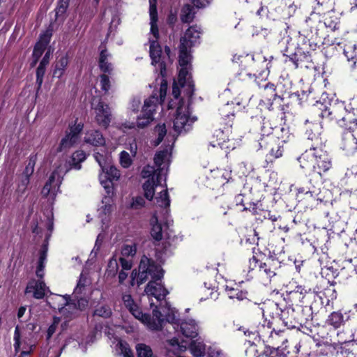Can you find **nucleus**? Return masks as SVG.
<instances>
[{
    "label": "nucleus",
    "instance_id": "1",
    "mask_svg": "<svg viewBox=\"0 0 357 357\" xmlns=\"http://www.w3.org/2000/svg\"><path fill=\"white\" fill-rule=\"evenodd\" d=\"M174 142L169 144L166 147L158 151L154 157V163L157 167L146 165L144 167L141 175L146 181L143 183V190L145 197L152 200L155 193V204L167 212L170 205V199L166 187V176L170 163L172 149Z\"/></svg>",
    "mask_w": 357,
    "mask_h": 357
},
{
    "label": "nucleus",
    "instance_id": "2",
    "mask_svg": "<svg viewBox=\"0 0 357 357\" xmlns=\"http://www.w3.org/2000/svg\"><path fill=\"white\" fill-rule=\"evenodd\" d=\"M192 95L193 93L189 96L185 88L182 87L178 81H174L167 107L171 111L169 115L173 123V130L178 135L188 133L197 120L190 107L189 100L186 101L184 98V96L190 98Z\"/></svg>",
    "mask_w": 357,
    "mask_h": 357
},
{
    "label": "nucleus",
    "instance_id": "3",
    "mask_svg": "<svg viewBox=\"0 0 357 357\" xmlns=\"http://www.w3.org/2000/svg\"><path fill=\"white\" fill-rule=\"evenodd\" d=\"M130 277L132 286L135 283L139 286L151 278L144 291L148 296H153L157 301H161L168 294L167 289L160 282L161 278L163 277L162 269L160 266L155 264L153 261L146 256H143L140 260L138 272L136 269L133 270Z\"/></svg>",
    "mask_w": 357,
    "mask_h": 357
},
{
    "label": "nucleus",
    "instance_id": "4",
    "mask_svg": "<svg viewBox=\"0 0 357 357\" xmlns=\"http://www.w3.org/2000/svg\"><path fill=\"white\" fill-rule=\"evenodd\" d=\"M201 28L192 26L185 32L181 38L179 46V71L178 82L182 87L185 88L187 93L190 96L193 92V82L191 79V48L199 43Z\"/></svg>",
    "mask_w": 357,
    "mask_h": 357
},
{
    "label": "nucleus",
    "instance_id": "5",
    "mask_svg": "<svg viewBox=\"0 0 357 357\" xmlns=\"http://www.w3.org/2000/svg\"><path fill=\"white\" fill-rule=\"evenodd\" d=\"M160 311L162 312L161 318L164 319V323L160 329L163 328L166 323H169L176 332L181 333L186 337L194 338L197 336L199 326L195 319L180 320L177 319L178 312L166 302L164 305H160Z\"/></svg>",
    "mask_w": 357,
    "mask_h": 357
},
{
    "label": "nucleus",
    "instance_id": "6",
    "mask_svg": "<svg viewBox=\"0 0 357 357\" xmlns=\"http://www.w3.org/2000/svg\"><path fill=\"white\" fill-rule=\"evenodd\" d=\"M268 121H264L261 131V137L259 141L260 149H264L267 151L270 156L273 158H278L282 155L283 143L287 141V137L282 136L279 137V131L285 132L288 134V131L284 128H275L274 132H270L269 129H273Z\"/></svg>",
    "mask_w": 357,
    "mask_h": 357
},
{
    "label": "nucleus",
    "instance_id": "7",
    "mask_svg": "<svg viewBox=\"0 0 357 357\" xmlns=\"http://www.w3.org/2000/svg\"><path fill=\"white\" fill-rule=\"evenodd\" d=\"M303 169H311L314 173L321 176L332 167L331 158L324 147L316 150H306L298 158Z\"/></svg>",
    "mask_w": 357,
    "mask_h": 357
},
{
    "label": "nucleus",
    "instance_id": "8",
    "mask_svg": "<svg viewBox=\"0 0 357 357\" xmlns=\"http://www.w3.org/2000/svg\"><path fill=\"white\" fill-rule=\"evenodd\" d=\"M354 115V109L351 112L345 107L335 117L340 126L344 129L342 133L343 149L351 151H357V120Z\"/></svg>",
    "mask_w": 357,
    "mask_h": 357
},
{
    "label": "nucleus",
    "instance_id": "9",
    "mask_svg": "<svg viewBox=\"0 0 357 357\" xmlns=\"http://www.w3.org/2000/svg\"><path fill=\"white\" fill-rule=\"evenodd\" d=\"M122 301L123 305L130 312L136 319L146 325L149 329L158 331L162 326L164 319L161 318L162 312L160 311V307L159 309L156 307V309L153 310V317L151 318L149 315L144 314L141 311L137 303L133 300L130 294H123Z\"/></svg>",
    "mask_w": 357,
    "mask_h": 357
},
{
    "label": "nucleus",
    "instance_id": "10",
    "mask_svg": "<svg viewBox=\"0 0 357 357\" xmlns=\"http://www.w3.org/2000/svg\"><path fill=\"white\" fill-rule=\"evenodd\" d=\"M94 158L101 169L99 174L101 185L105 190L106 194L114 195L113 181L120 178L119 170L111 165V158L108 155L95 153Z\"/></svg>",
    "mask_w": 357,
    "mask_h": 357
},
{
    "label": "nucleus",
    "instance_id": "11",
    "mask_svg": "<svg viewBox=\"0 0 357 357\" xmlns=\"http://www.w3.org/2000/svg\"><path fill=\"white\" fill-rule=\"evenodd\" d=\"M54 165V170L41 191L43 196L48 197L51 202L54 199L63 176L69 170L68 165L65 160H60Z\"/></svg>",
    "mask_w": 357,
    "mask_h": 357
},
{
    "label": "nucleus",
    "instance_id": "12",
    "mask_svg": "<svg viewBox=\"0 0 357 357\" xmlns=\"http://www.w3.org/2000/svg\"><path fill=\"white\" fill-rule=\"evenodd\" d=\"M48 303L52 308L57 309L65 318H71L78 312L77 303L67 296L56 295Z\"/></svg>",
    "mask_w": 357,
    "mask_h": 357
},
{
    "label": "nucleus",
    "instance_id": "13",
    "mask_svg": "<svg viewBox=\"0 0 357 357\" xmlns=\"http://www.w3.org/2000/svg\"><path fill=\"white\" fill-rule=\"evenodd\" d=\"M303 308L301 306L293 307L291 306L286 307L281 310L280 319L284 324L289 328H296L298 324H302L307 320L304 317Z\"/></svg>",
    "mask_w": 357,
    "mask_h": 357
},
{
    "label": "nucleus",
    "instance_id": "14",
    "mask_svg": "<svg viewBox=\"0 0 357 357\" xmlns=\"http://www.w3.org/2000/svg\"><path fill=\"white\" fill-rule=\"evenodd\" d=\"M92 109L94 110L95 120L98 126L107 128L109 126L112 115L109 106L102 101L93 100L91 102Z\"/></svg>",
    "mask_w": 357,
    "mask_h": 357
},
{
    "label": "nucleus",
    "instance_id": "15",
    "mask_svg": "<svg viewBox=\"0 0 357 357\" xmlns=\"http://www.w3.org/2000/svg\"><path fill=\"white\" fill-rule=\"evenodd\" d=\"M83 129L82 123H75L70 126L69 131L61 139L59 146L56 149L57 152L66 153L70 148L74 146L78 142L79 134Z\"/></svg>",
    "mask_w": 357,
    "mask_h": 357
},
{
    "label": "nucleus",
    "instance_id": "16",
    "mask_svg": "<svg viewBox=\"0 0 357 357\" xmlns=\"http://www.w3.org/2000/svg\"><path fill=\"white\" fill-rule=\"evenodd\" d=\"M36 326L34 323H29L26 325V328L20 329L17 326L15 330L14 334V348L15 351L20 349L21 344L24 342V340L28 342L33 343V331L35 330Z\"/></svg>",
    "mask_w": 357,
    "mask_h": 357
},
{
    "label": "nucleus",
    "instance_id": "17",
    "mask_svg": "<svg viewBox=\"0 0 357 357\" xmlns=\"http://www.w3.org/2000/svg\"><path fill=\"white\" fill-rule=\"evenodd\" d=\"M321 127L319 123H314L311 128L307 130V143L309 146L307 150L313 151L324 147L325 142L321 136Z\"/></svg>",
    "mask_w": 357,
    "mask_h": 357
},
{
    "label": "nucleus",
    "instance_id": "18",
    "mask_svg": "<svg viewBox=\"0 0 357 357\" xmlns=\"http://www.w3.org/2000/svg\"><path fill=\"white\" fill-rule=\"evenodd\" d=\"M255 267L259 268L261 275H264L268 280L276 275V271L280 267V262L275 258H268L264 262L259 261L256 257L252 258Z\"/></svg>",
    "mask_w": 357,
    "mask_h": 357
},
{
    "label": "nucleus",
    "instance_id": "19",
    "mask_svg": "<svg viewBox=\"0 0 357 357\" xmlns=\"http://www.w3.org/2000/svg\"><path fill=\"white\" fill-rule=\"evenodd\" d=\"M349 319V316L346 312L343 314L340 310L333 311L327 317L325 324L337 330L343 326Z\"/></svg>",
    "mask_w": 357,
    "mask_h": 357
},
{
    "label": "nucleus",
    "instance_id": "20",
    "mask_svg": "<svg viewBox=\"0 0 357 357\" xmlns=\"http://www.w3.org/2000/svg\"><path fill=\"white\" fill-rule=\"evenodd\" d=\"M167 357H178L187 350L185 345L181 344L178 339L168 340L165 346Z\"/></svg>",
    "mask_w": 357,
    "mask_h": 357
},
{
    "label": "nucleus",
    "instance_id": "21",
    "mask_svg": "<svg viewBox=\"0 0 357 357\" xmlns=\"http://www.w3.org/2000/svg\"><path fill=\"white\" fill-rule=\"evenodd\" d=\"M259 88L261 89V96L271 106L273 105V101L277 99L282 100V98L277 94L276 86L274 84L268 82L264 85L260 86Z\"/></svg>",
    "mask_w": 357,
    "mask_h": 357
},
{
    "label": "nucleus",
    "instance_id": "22",
    "mask_svg": "<svg viewBox=\"0 0 357 357\" xmlns=\"http://www.w3.org/2000/svg\"><path fill=\"white\" fill-rule=\"evenodd\" d=\"M113 196L114 195L107 194L102 200V206L98 209V216L103 223L108 221L112 211Z\"/></svg>",
    "mask_w": 357,
    "mask_h": 357
},
{
    "label": "nucleus",
    "instance_id": "23",
    "mask_svg": "<svg viewBox=\"0 0 357 357\" xmlns=\"http://www.w3.org/2000/svg\"><path fill=\"white\" fill-rule=\"evenodd\" d=\"M84 142L93 146H103L105 144V139L99 130H89L85 132Z\"/></svg>",
    "mask_w": 357,
    "mask_h": 357
},
{
    "label": "nucleus",
    "instance_id": "24",
    "mask_svg": "<svg viewBox=\"0 0 357 357\" xmlns=\"http://www.w3.org/2000/svg\"><path fill=\"white\" fill-rule=\"evenodd\" d=\"M48 289L43 281L32 280L29 282L26 288V294H33V296L37 299L43 298Z\"/></svg>",
    "mask_w": 357,
    "mask_h": 357
},
{
    "label": "nucleus",
    "instance_id": "25",
    "mask_svg": "<svg viewBox=\"0 0 357 357\" xmlns=\"http://www.w3.org/2000/svg\"><path fill=\"white\" fill-rule=\"evenodd\" d=\"M50 38L51 33L49 31H46L40 36L38 42L36 43L33 49V57L34 58V61L33 65H35L37 63L38 60L43 54L47 45L50 43Z\"/></svg>",
    "mask_w": 357,
    "mask_h": 357
},
{
    "label": "nucleus",
    "instance_id": "26",
    "mask_svg": "<svg viewBox=\"0 0 357 357\" xmlns=\"http://www.w3.org/2000/svg\"><path fill=\"white\" fill-rule=\"evenodd\" d=\"M112 344L116 351V357H133L131 349L125 341L114 337Z\"/></svg>",
    "mask_w": 357,
    "mask_h": 357
},
{
    "label": "nucleus",
    "instance_id": "27",
    "mask_svg": "<svg viewBox=\"0 0 357 357\" xmlns=\"http://www.w3.org/2000/svg\"><path fill=\"white\" fill-rule=\"evenodd\" d=\"M151 235L155 241H160L163 236V229L161 224L159 222L158 216L154 214L151 219Z\"/></svg>",
    "mask_w": 357,
    "mask_h": 357
},
{
    "label": "nucleus",
    "instance_id": "28",
    "mask_svg": "<svg viewBox=\"0 0 357 357\" xmlns=\"http://www.w3.org/2000/svg\"><path fill=\"white\" fill-rule=\"evenodd\" d=\"M111 55L106 50H102L99 58V66L104 73H109L112 70V65L109 62Z\"/></svg>",
    "mask_w": 357,
    "mask_h": 357
},
{
    "label": "nucleus",
    "instance_id": "29",
    "mask_svg": "<svg viewBox=\"0 0 357 357\" xmlns=\"http://www.w3.org/2000/svg\"><path fill=\"white\" fill-rule=\"evenodd\" d=\"M189 350L195 357H202L206 353V345L203 342L193 340L189 344Z\"/></svg>",
    "mask_w": 357,
    "mask_h": 357
},
{
    "label": "nucleus",
    "instance_id": "30",
    "mask_svg": "<svg viewBox=\"0 0 357 357\" xmlns=\"http://www.w3.org/2000/svg\"><path fill=\"white\" fill-rule=\"evenodd\" d=\"M344 54L347 59L351 68L357 70V47L349 46L344 50Z\"/></svg>",
    "mask_w": 357,
    "mask_h": 357
},
{
    "label": "nucleus",
    "instance_id": "31",
    "mask_svg": "<svg viewBox=\"0 0 357 357\" xmlns=\"http://www.w3.org/2000/svg\"><path fill=\"white\" fill-rule=\"evenodd\" d=\"M68 63V59L67 56H62L59 59H58L55 63L53 76L58 78L61 77L63 75Z\"/></svg>",
    "mask_w": 357,
    "mask_h": 357
},
{
    "label": "nucleus",
    "instance_id": "32",
    "mask_svg": "<svg viewBox=\"0 0 357 357\" xmlns=\"http://www.w3.org/2000/svg\"><path fill=\"white\" fill-rule=\"evenodd\" d=\"M233 62L239 63L243 68H246L248 67L247 64H252L254 61V56L250 55L248 54H234L233 56Z\"/></svg>",
    "mask_w": 357,
    "mask_h": 357
},
{
    "label": "nucleus",
    "instance_id": "33",
    "mask_svg": "<svg viewBox=\"0 0 357 357\" xmlns=\"http://www.w3.org/2000/svg\"><path fill=\"white\" fill-rule=\"evenodd\" d=\"M223 131L220 130H215L209 142V146L212 147L213 149L217 148L220 150H222V139H223Z\"/></svg>",
    "mask_w": 357,
    "mask_h": 357
},
{
    "label": "nucleus",
    "instance_id": "34",
    "mask_svg": "<svg viewBox=\"0 0 357 357\" xmlns=\"http://www.w3.org/2000/svg\"><path fill=\"white\" fill-rule=\"evenodd\" d=\"M86 159V154L83 151H75L72 155V163L68 164V168L73 167L77 169H79L81 166L80 163Z\"/></svg>",
    "mask_w": 357,
    "mask_h": 357
},
{
    "label": "nucleus",
    "instance_id": "35",
    "mask_svg": "<svg viewBox=\"0 0 357 357\" xmlns=\"http://www.w3.org/2000/svg\"><path fill=\"white\" fill-rule=\"evenodd\" d=\"M154 133L157 136V138L153 141V144L155 146H156L162 141L164 137L167 134V129L165 125H158L155 128Z\"/></svg>",
    "mask_w": 357,
    "mask_h": 357
},
{
    "label": "nucleus",
    "instance_id": "36",
    "mask_svg": "<svg viewBox=\"0 0 357 357\" xmlns=\"http://www.w3.org/2000/svg\"><path fill=\"white\" fill-rule=\"evenodd\" d=\"M194 14V8L190 5H185L181 10V20L183 22H190L192 20Z\"/></svg>",
    "mask_w": 357,
    "mask_h": 357
},
{
    "label": "nucleus",
    "instance_id": "37",
    "mask_svg": "<svg viewBox=\"0 0 357 357\" xmlns=\"http://www.w3.org/2000/svg\"><path fill=\"white\" fill-rule=\"evenodd\" d=\"M137 357H153V352L150 347L139 344L136 347Z\"/></svg>",
    "mask_w": 357,
    "mask_h": 357
},
{
    "label": "nucleus",
    "instance_id": "38",
    "mask_svg": "<svg viewBox=\"0 0 357 357\" xmlns=\"http://www.w3.org/2000/svg\"><path fill=\"white\" fill-rule=\"evenodd\" d=\"M132 156L126 151H123L119 154V162L123 168H128L132 163Z\"/></svg>",
    "mask_w": 357,
    "mask_h": 357
},
{
    "label": "nucleus",
    "instance_id": "39",
    "mask_svg": "<svg viewBox=\"0 0 357 357\" xmlns=\"http://www.w3.org/2000/svg\"><path fill=\"white\" fill-rule=\"evenodd\" d=\"M273 331L268 326L262 325L258 331H257V336L263 340V342L267 341L273 333Z\"/></svg>",
    "mask_w": 357,
    "mask_h": 357
},
{
    "label": "nucleus",
    "instance_id": "40",
    "mask_svg": "<svg viewBox=\"0 0 357 357\" xmlns=\"http://www.w3.org/2000/svg\"><path fill=\"white\" fill-rule=\"evenodd\" d=\"M118 259L116 255H113V257L109 259L107 268L108 275L114 276L117 273L119 268Z\"/></svg>",
    "mask_w": 357,
    "mask_h": 357
},
{
    "label": "nucleus",
    "instance_id": "41",
    "mask_svg": "<svg viewBox=\"0 0 357 357\" xmlns=\"http://www.w3.org/2000/svg\"><path fill=\"white\" fill-rule=\"evenodd\" d=\"M136 254V247L135 245H125L122 247L121 257H133Z\"/></svg>",
    "mask_w": 357,
    "mask_h": 357
},
{
    "label": "nucleus",
    "instance_id": "42",
    "mask_svg": "<svg viewBox=\"0 0 357 357\" xmlns=\"http://www.w3.org/2000/svg\"><path fill=\"white\" fill-rule=\"evenodd\" d=\"M94 314L104 318H107L112 314V310L107 305H100L96 309Z\"/></svg>",
    "mask_w": 357,
    "mask_h": 357
},
{
    "label": "nucleus",
    "instance_id": "43",
    "mask_svg": "<svg viewBox=\"0 0 357 357\" xmlns=\"http://www.w3.org/2000/svg\"><path fill=\"white\" fill-rule=\"evenodd\" d=\"M317 3V7L316 9L320 11H328L332 9V2L331 0H314Z\"/></svg>",
    "mask_w": 357,
    "mask_h": 357
},
{
    "label": "nucleus",
    "instance_id": "44",
    "mask_svg": "<svg viewBox=\"0 0 357 357\" xmlns=\"http://www.w3.org/2000/svg\"><path fill=\"white\" fill-rule=\"evenodd\" d=\"M45 259H46V255L45 252L42 253L39 261L38 265L36 270V275L38 278H42L44 275V268L45 265Z\"/></svg>",
    "mask_w": 357,
    "mask_h": 357
},
{
    "label": "nucleus",
    "instance_id": "45",
    "mask_svg": "<svg viewBox=\"0 0 357 357\" xmlns=\"http://www.w3.org/2000/svg\"><path fill=\"white\" fill-rule=\"evenodd\" d=\"M33 346L34 344H31V342H28L24 340V342H22L21 344L20 349L17 351L19 352L22 350L20 357H28Z\"/></svg>",
    "mask_w": 357,
    "mask_h": 357
},
{
    "label": "nucleus",
    "instance_id": "46",
    "mask_svg": "<svg viewBox=\"0 0 357 357\" xmlns=\"http://www.w3.org/2000/svg\"><path fill=\"white\" fill-rule=\"evenodd\" d=\"M100 86L105 93L109 91L110 89V81L107 75H102L100 76Z\"/></svg>",
    "mask_w": 357,
    "mask_h": 357
},
{
    "label": "nucleus",
    "instance_id": "47",
    "mask_svg": "<svg viewBox=\"0 0 357 357\" xmlns=\"http://www.w3.org/2000/svg\"><path fill=\"white\" fill-rule=\"evenodd\" d=\"M60 318L54 317L52 324L49 326L47 331V340L52 337L53 334L56 332L58 325L60 323Z\"/></svg>",
    "mask_w": 357,
    "mask_h": 357
},
{
    "label": "nucleus",
    "instance_id": "48",
    "mask_svg": "<svg viewBox=\"0 0 357 357\" xmlns=\"http://www.w3.org/2000/svg\"><path fill=\"white\" fill-rule=\"evenodd\" d=\"M87 283L86 278L84 276L82 273L80 278L77 282V287L75 289L74 294L77 295L82 292V290L84 289L86 284Z\"/></svg>",
    "mask_w": 357,
    "mask_h": 357
},
{
    "label": "nucleus",
    "instance_id": "49",
    "mask_svg": "<svg viewBox=\"0 0 357 357\" xmlns=\"http://www.w3.org/2000/svg\"><path fill=\"white\" fill-rule=\"evenodd\" d=\"M45 73V66L40 64L36 70V83L38 85V87H40L43 84Z\"/></svg>",
    "mask_w": 357,
    "mask_h": 357
},
{
    "label": "nucleus",
    "instance_id": "50",
    "mask_svg": "<svg viewBox=\"0 0 357 357\" xmlns=\"http://www.w3.org/2000/svg\"><path fill=\"white\" fill-rule=\"evenodd\" d=\"M207 354L208 357H222L221 349L214 345L208 349Z\"/></svg>",
    "mask_w": 357,
    "mask_h": 357
},
{
    "label": "nucleus",
    "instance_id": "51",
    "mask_svg": "<svg viewBox=\"0 0 357 357\" xmlns=\"http://www.w3.org/2000/svg\"><path fill=\"white\" fill-rule=\"evenodd\" d=\"M144 199L142 197H137L135 199H133L130 206L132 208L134 209H138L142 208L144 205Z\"/></svg>",
    "mask_w": 357,
    "mask_h": 357
},
{
    "label": "nucleus",
    "instance_id": "52",
    "mask_svg": "<svg viewBox=\"0 0 357 357\" xmlns=\"http://www.w3.org/2000/svg\"><path fill=\"white\" fill-rule=\"evenodd\" d=\"M74 302L76 301L77 304V307L79 310H83L88 305V301L85 298H79L77 295L74 294Z\"/></svg>",
    "mask_w": 357,
    "mask_h": 357
},
{
    "label": "nucleus",
    "instance_id": "53",
    "mask_svg": "<svg viewBox=\"0 0 357 357\" xmlns=\"http://www.w3.org/2000/svg\"><path fill=\"white\" fill-rule=\"evenodd\" d=\"M119 260L120 261L122 270L124 271H129L131 269L132 266V261L130 259H127L125 257H120L119 258Z\"/></svg>",
    "mask_w": 357,
    "mask_h": 357
},
{
    "label": "nucleus",
    "instance_id": "54",
    "mask_svg": "<svg viewBox=\"0 0 357 357\" xmlns=\"http://www.w3.org/2000/svg\"><path fill=\"white\" fill-rule=\"evenodd\" d=\"M298 192L299 193H303L305 195L309 194L310 197H314L318 195V190H317L314 187L308 190H306L304 187H301L298 189Z\"/></svg>",
    "mask_w": 357,
    "mask_h": 357
},
{
    "label": "nucleus",
    "instance_id": "55",
    "mask_svg": "<svg viewBox=\"0 0 357 357\" xmlns=\"http://www.w3.org/2000/svg\"><path fill=\"white\" fill-rule=\"evenodd\" d=\"M139 106H140V100L139 99H133L130 103L128 109L130 110V112H132L135 114L137 112H138Z\"/></svg>",
    "mask_w": 357,
    "mask_h": 357
},
{
    "label": "nucleus",
    "instance_id": "56",
    "mask_svg": "<svg viewBox=\"0 0 357 357\" xmlns=\"http://www.w3.org/2000/svg\"><path fill=\"white\" fill-rule=\"evenodd\" d=\"M310 290L311 289L310 288H306L305 287L297 286L296 290L291 292V294L293 296H296L297 294H299L304 296L307 294L310 293Z\"/></svg>",
    "mask_w": 357,
    "mask_h": 357
},
{
    "label": "nucleus",
    "instance_id": "57",
    "mask_svg": "<svg viewBox=\"0 0 357 357\" xmlns=\"http://www.w3.org/2000/svg\"><path fill=\"white\" fill-rule=\"evenodd\" d=\"M127 149L130 151L132 156L135 157L137 151V144L136 140L132 139V142L129 143Z\"/></svg>",
    "mask_w": 357,
    "mask_h": 357
},
{
    "label": "nucleus",
    "instance_id": "58",
    "mask_svg": "<svg viewBox=\"0 0 357 357\" xmlns=\"http://www.w3.org/2000/svg\"><path fill=\"white\" fill-rule=\"evenodd\" d=\"M197 8H204L210 4L212 0H191Z\"/></svg>",
    "mask_w": 357,
    "mask_h": 357
},
{
    "label": "nucleus",
    "instance_id": "59",
    "mask_svg": "<svg viewBox=\"0 0 357 357\" xmlns=\"http://www.w3.org/2000/svg\"><path fill=\"white\" fill-rule=\"evenodd\" d=\"M34 171V164L31 162H29L28 165L26 167L24 174L26 178H29L31 175L33 173Z\"/></svg>",
    "mask_w": 357,
    "mask_h": 357
},
{
    "label": "nucleus",
    "instance_id": "60",
    "mask_svg": "<svg viewBox=\"0 0 357 357\" xmlns=\"http://www.w3.org/2000/svg\"><path fill=\"white\" fill-rule=\"evenodd\" d=\"M265 357H285V356L279 352L278 348H273L269 354H266Z\"/></svg>",
    "mask_w": 357,
    "mask_h": 357
},
{
    "label": "nucleus",
    "instance_id": "61",
    "mask_svg": "<svg viewBox=\"0 0 357 357\" xmlns=\"http://www.w3.org/2000/svg\"><path fill=\"white\" fill-rule=\"evenodd\" d=\"M52 54V51L50 50V48L48 49L40 64L46 66L49 63L50 57Z\"/></svg>",
    "mask_w": 357,
    "mask_h": 357
},
{
    "label": "nucleus",
    "instance_id": "62",
    "mask_svg": "<svg viewBox=\"0 0 357 357\" xmlns=\"http://www.w3.org/2000/svg\"><path fill=\"white\" fill-rule=\"evenodd\" d=\"M225 290L227 291V294L229 299L236 298V293L237 289L229 288L228 286H226Z\"/></svg>",
    "mask_w": 357,
    "mask_h": 357
},
{
    "label": "nucleus",
    "instance_id": "63",
    "mask_svg": "<svg viewBox=\"0 0 357 357\" xmlns=\"http://www.w3.org/2000/svg\"><path fill=\"white\" fill-rule=\"evenodd\" d=\"M247 297V291H240L237 289L236 293V298L238 301H243V299L246 298Z\"/></svg>",
    "mask_w": 357,
    "mask_h": 357
},
{
    "label": "nucleus",
    "instance_id": "64",
    "mask_svg": "<svg viewBox=\"0 0 357 357\" xmlns=\"http://www.w3.org/2000/svg\"><path fill=\"white\" fill-rule=\"evenodd\" d=\"M128 273L124 270H121L119 274V282L123 283V281L127 278Z\"/></svg>",
    "mask_w": 357,
    "mask_h": 357
}]
</instances>
